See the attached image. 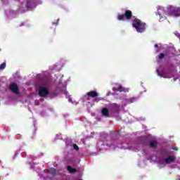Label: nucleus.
<instances>
[{"label":"nucleus","instance_id":"nucleus-10","mask_svg":"<svg viewBox=\"0 0 180 180\" xmlns=\"http://www.w3.org/2000/svg\"><path fill=\"white\" fill-rule=\"evenodd\" d=\"M157 72H158V75H160L161 77H163V78H172V75H168V73H165V74H163V75H160V72L158 70H157Z\"/></svg>","mask_w":180,"mask_h":180},{"label":"nucleus","instance_id":"nucleus-26","mask_svg":"<svg viewBox=\"0 0 180 180\" xmlns=\"http://www.w3.org/2000/svg\"><path fill=\"white\" fill-rule=\"evenodd\" d=\"M59 21H60V19H57L56 23H58Z\"/></svg>","mask_w":180,"mask_h":180},{"label":"nucleus","instance_id":"nucleus-12","mask_svg":"<svg viewBox=\"0 0 180 180\" xmlns=\"http://www.w3.org/2000/svg\"><path fill=\"white\" fill-rule=\"evenodd\" d=\"M174 160H175V158L170 156L165 160V164H171V162H174Z\"/></svg>","mask_w":180,"mask_h":180},{"label":"nucleus","instance_id":"nucleus-1","mask_svg":"<svg viewBox=\"0 0 180 180\" xmlns=\"http://www.w3.org/2000/svg\"><path fill=\"white\" fill-rule=\"evenodd\" d=\"M118 20H131L133 23H141V20L133 16V12L130 10H126L124 14L117 16Z\"/></svg>","mask_w":180,"mask_h":180},{"label":"nucleus","instance_id":"nucleus-18","mask_svg":"<svg viewBox=\"0 0 180 180\" xmlns=\"http://www.w3.org/2000/svg\"><path fill=\"white\" fill-rule=\"evenodd\" d=\"M164 57H165V55H164V53H160L158 56V59L162 60V58H164Z\"/></svg>","mask_w":180,"mask_h":180},{"label":"nucleus","instance_id":"nucleus-14","mask_svg":"<svg viewBox=\"0 0 180 180\" xmlns=\"http://www.w3.org/2000/svg\"><path fill=\"white\" fill-rule=\"evenodd\" d=\"M67 169H68V171H69V172H70L71 174H74V173L76 172L75 169H72V168L71 167H70V166H68V167H67Z\"/></svg>","mask_w":180,"mask_h":180},{"label":"nucleus","instance_id":"nucleus-20","mask_svg":"<svg viewBox=\"0 0 180 180\" xmlns=\"http://www.w3.org/2000/svg\"><path fill=\"white\" fill-rule=\"evenodd\" d=\"M73 148L75 150H76L77 151H78V150H79V148H78V146H77V144H74L73 145Z\"/></svg>","mask_w":180,"mask_h":180},{"label":"nucleus","instance_id":"nucleus-9","mask_svg":"<svg viewBox=\"0 0 180 180\" xmlns=\"http://www.w3.org/2000/svg\"><path fill=\"white\" fill-rule=\"evenodd\" d=\"M88 96H90L91 98H96V96H98V94L96 91H91L86 94Z\"/></svg>","mask_w":180,"mask_h":180},{"label":"nucleus","instance_id":"nucleus-19","mask_svg":"<svg viewBox=\"0 0 180 180\" xmlns=\"http://www.w3.org/2000/svg\"><path fill=\"white\" fill-rule=\"evenodd\" d=\"M164 20H167V17L164 16L160 18L159 22H164Z\"/></svg>","mask_w":180,"mask_h":180},{"label":"nucleus","instance_id":"nucleus-7","mask_svg":"<svg viewBox=\"0 0 180 180\" xmlns=\"http://www.w3.org/2000/svg\"><path fill=\"white\" fill-rule=\"evenodd\" d=\"M172 16H180V8H174L173 12L171 13Z\"/></svg>","mask_w":180,"mask_h":180},{"label":"nucleus","instance_id":"nucleus-17","mask_svg":"<svg viewBox=\"0 0 180 180\" xmlns=\"http://www.w3.org/2000/svg\"><path fill=\"white\" fill-rule=\"evenodd\" d=\"M6 67V63H4L0 65V70H5V68Z\"/></svg>","mask_w":180,"mask_h":180},{"label":"nucleus","instance_id":"nucleus-21","mask_svg":"<svg viewBox=\"0 0 180 180\" xmlns=\"http://www.w3.org/2000/svg\"><path fill=\"white\" fill-rule=\"evenodd\" d=\"M162 11V9H161V8L158 9V13L159 16H161V11Z\"/></svg>","mask_w":180,"mask_h":180},{"label":"nucleus","instance_id":"nucleus-2","mask_svg":"<svg viewBox=\"0 0 180 180\" xmlns=\"http://www.w3.org/2000/svg\"><path fill=\"white\" fill-rule=\"evenodd\" d=\"M39 94L43 98L49 95V87L46 84H41L38 89Z\"/></svg>","mask_w":180,"mask_h":180},{"label":"nucleus","instance_id":"nucleus-27","mask_svg":"<svg viewBox=\"0 0 180 180\" xmlns=\"http://www.w3.org/2000/svg\"><path fill=\"white\" fill-rule=\"evenodd\" d=\"M155 47H158V44H155Z\"/></svg>","mask_w":180,"mask_h":180},{"label":"nucleus","instance_id":"nucleus-11","mask_svg":"<svg viewBox=\"0 0 180 180\" xmlns=\"http://www.w3.org/2000/svg\"><path fill=\"white\" fill-rule=\"evenodd\" d=\"M101 112L103 113V116L109 117V110H108V108H103Z\"/></svg>","mask_w":180,"mask_h":180},{"label":"nucleus","instance_id":"nucleus-4","mask_svg":"<svg viewBox=\"0 0 180 180\" xmlns=\"http://www.w3.org/2000/svg\"><path fill=\"white\" fill-rule=\"evenodd\" d=\"M116 113H119V105H117V104H113L111 106V111L110 112V115L112 116H115Z\"/></svg>","mask_w":180,"mask_h":180},{"label":"nucleus","instance_id":"nucleus-8","mask_svg":"<svg viewBox=\"0 0 180 180\" xmlns=\"http://www.w3.org/2000/svg\"><path fill=\"white\" fill-rule=\"evenodd\" d=\"M34 5V1L33 0H27L26 8L27 9H32Z\"/></svg>","mask_w":180,"mask_h":180},{"label":"nucleus","instance_id":"nucleus-23","mask_svg":"<svg viewBox=\"0 0 180 180\" xmlns=\"http://www.w3.org/2000/svg\"><path fill=\"white\" fill-rule=\"evenodd\" d=\"M96 101L97 102H99V101H101V99L96 98Z\"/></svg>","mask_w":180,"mask_h":180},{"label":"nucleus","instance_id":"nucleus-24","mask_svg":"<svg viewBox=\"0 0 180 180\" xmlns=\"http://www.w3.org/2000/svg\"><path fill=\"white\" fill-rule=\"evenodd\" d=\"M173 150H175V151H177V150H178V148H174Z\"/></svg>","mask_w":180,"mask_h":180},{"label":"nucleus","instance_id":"nucleus-3","mask_svg":"<svg viewBox=\"0 0 180 180\" xmlns=\"http://www.w3.org/2000/svg\"><path fill=\"white\" fill-rule=\"evenodd\" d=\"M132 27L136 29V32L139 33H143L146 30V24L145 23H134Z\"/></svg>","mask_w":180,"mask_h":180},{"label":"nucleus","instance_id":"nucleus-22","mask_svg":"<svg viewBox=\"0 0 180 180\" xmlns=\"http://www.w3.org/2000/svg\"><path fill=\"white\" fill-rule=\"evenodd\" d=\"M174 34H175L176 36H177V37H179V39H180V34H179V33L176 32Z\"/></svg>","mask_w":180,"mask_h":180},{"label":"nucleus","instance_id":"nucleus-5","mask_svg":"<svg viewBox=\"0 0 180 180\" xmlns=\"http://www.w3.org/2000/svg\"><path fill=\"white\" fill-rule=\"evenodd\" d=\"M113 89L119 91L120 92H129V89L123 88L120 84H115V86L113 88Z\"/></svg>","mask_w":180,"mask_h":180},{"label":"nucleus","instance_id":"nucleus-16","mask_svg":"<svg viewBox=\"0 0 180 180\" xmlns=\"http://www.w3.org/2000/svg\"><path fill=\"white\" fill-rule=\"evenodd\" d=\"M150 147H153V148L157 147V141H153L150 142Z\"/></svg>","mask_w":180,"mask_h":180},{"label":"nucleus","instance_id":"nucleus-15","mask_svg":"<svg viewBox=\"0 0 180 180\" xmlns=\"http://www.w3.org/2000/svg\"><path fill=\"white\" fill-rule=\"evenodd\" d=\"M158 167L159 168H164V167H165V162L162 161L159 162Z\"/></svg>","mask_w":180,"mask_h":180},{"label":"nucleus","instance_id":"nucleus-13","mask_svg":"<svg viewBox=\"0 0 180 180\" xmlns=\"http://www.w3.org/2000/svg\"><path fill=\"white\" fill-rule=\"evenodd\" d=\"M136 98H129L124 100V102H126V103H133V102H136Z\"/></svg>","mask_w":180,"mask_h":180},{"label":"nucleus","instance_id":"nucleus-25","mask_svg":"<svg viewBox=\"0 0 180 180\" xmlns=\"http://www.w3.org/2000/svg\"><path fill=\"white\" fill-rule=\"evenodd\" d=\"M69 102H72V100L71 98H69Z\"/></svg>","mask_w":180,"mask_h":180},{"label":"nucleus","instance_id":"nucleus-6","mask_svg":"<svg viewBox=\"0 0 180 180\" xmlns=\"http://www.w3.org/2000/svg\"><path fill=\"white\" fill-rule=\"evenodd\" d=\"M10 89L14 92V94H19V88L18 87V84L15 83H13L10 85Z\"/></svg>","mask_w":180,"mask_h":180}]
</instances>
